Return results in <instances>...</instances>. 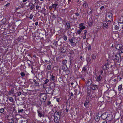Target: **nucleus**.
Listing matches in <instances>:
<instances>
[{"label":"nucleus","instance_id":"8fccbe9b","mask_svg":"<svg viewBox=\"0 0 123 123\" xmlns=\"http://www.w3.org/2000/svg\"><path fill=\"white\" fill-rule=\"evenodd\" d=\"M17 94L18 95V96H20L21 94V92H17Z\"/></svg>","mask_w":123,"mask_h":123},{"label":"nucleus","instance_id":"f3484780","mask_svg":"<svg viewBox=\"0 0 123 123\" xmlns=\"http://www.w3.org/2000/svg\"><path fill=\"white\" fill-rule=\"evenodd\" d=\"M37 112L38 113V116L40 117H41L42 116V114L41 112L40 111L38 110Z\"/></svg>","mask_w":123,"mask_h":123},{"label":"nucleus","instance_id":"b1692460","mask_svg":"<svg viewBox=\"0 0 123 123\" xmlns=\"http://www.w3.org/2000/svg\"><path fill=\"white\" fill-rule=\"evenodd\" d=\"M51 65H49L47 66V69L49 70L51 69Z\"/></svg>","mask_w":123,"mask_h":123},{"label":"nucleus","instance_id":"4c0bfd02","mask_svg":"<svg viewBox=\"0 0 123 123\" xmlns=\"http://www.w3.org/2000/svg\"><path fill=\"white\" fill-rule=\"evenodd\" d=\"M76 43L75 42L71 44V46L73 47H75L76 46Z\"/></svg>","mask_w":123,"mask_h":123},{"label":"nucleus","instance_id":"052dcab7","mask_svg":"<svg viewBox=\"0 0 123 123\" xmlns=\"http://www.w3.org/2000/svg\"><path fill=\"white\" fill-rule=\"evenodd\" d=\"M104 7V6H102L100 8V9L101 10H102L103 8Z\"/></svg>","mask_w":123,"mask_h":123},{"label":"nucleus","instance_id":"3c124183","mask_svg":"<svg viewBox=\"0 0 123 123\" xmlns=\"http://www.w3.org/2000/svg\"><path fill=\"white\" fill-rule=\"evenodd\" d=\"M92 13V10H91V9L90 10V11L89 12H88V14H91Z\"/></svg>","mask_w":123,"mask_h":123},{"label":"nucleus","instance_id":"9d476101","mask_svg":"<svg viewBox=\"0 0 123 123\" xmlns=\"http://www.w3.org/2000/svg\"><path fill=\"white\" fill-rule=\"evenodd\" d=\"M92 81L91 79L89 80L86 83V85L88 86H89L91 85L92 83Z\"/></svg>","mask_w":123,"mask_h":123},{"label":"nucleus","instance_id":"5fc2aeb1","mask_svg":"<svg viewBox=\"0 0 123 123\" xmlns=\"http://www.w3.org/2000/svg\"><path fill=\"white\" fill-rule=\"evenodd\" d=\"M39 7V6H36V9H38Z\"/></svg>","mask_w":123,"mask_h":123},{"label":"nucleus","instance_id":"bf43d9fd","mask_svg":"<svg viewBox=\"0 0 123 123\" xmlns=\"http://www.w3.org/2000/svg\"><path fill=\"white\" fill-rule=\"evenodd\" d=\"M75 15L76 16H78L79 15V14L78 13H75Z\"/></svg>","mask_w":123,"mask_h":123},{"label":"nucleus","instance_id":"a18cd8bd","mask_svg":"<svg viewBox=\"0 0 123 123\" xmlns=\"http://www.w3.org/2000/svg\"><path fill=\"white\" fill-rule=\"evenodd\" d=\"M87 31L86 30H85L84 31V34L85 36H86V33H87Z\"/></svg>","mask_w":123,"mask_h":123},{"label":"nucleus","instance_id":"09e8293b","mask_svg":"<svg viewBox=\"0 0 123 123\" xmlns=\"http://www.w3.org/2000/svg\"><path fill=\"white\" fill-rule=\"evenodd\" d=\"M86 70V68L85 67H84L82 69V71H85Z\"/></svg>","mask_w":123,"mask_h":123},{"label":"nucleus","instance_id":"de8ad7c7","mask_svg":"<svg viewBox=\"0 0 123 123\" xmlns=\"http://www.w3.org/2000/svg\"><path fill=\"white\" fill-rule=\"evenodd\" d=\"M6 21V19L5 18H3L2 20V22H3V23L5 22V21Z\"/></svg>","mask_w":123,"mask_h":123},{"label":"nucleus","instance_id":"72a5a7b5","mask_svg":"<svg viewBox=\"0 0 123 123\" xmlns=\"http://www.w3.org/2000/svg\"><path fill=\"white\" fill-rule=\"evenodd\" d=\"M35 85L36 86H38L39 85V84L38 82L36 81L35 83Z\"/></svg>","mask_w":123,"mask_h":123},{"label":"nucleus","instance_id":"864d4df0","mask_svg":"<svg viewBox=\"0 0 123 123\" xmlns=\"http://www.w3.org/2000/svg\"><path fill=\"white\" fill-rule=\"evenodd\" d=\"M52 18H56V16L54 15L53 14V16H52Z\"/></svg>","mask_w":123,"mask_h":123},{"label":"nucleus","instance_id":"1a4fd4ad","mask_svg":"<svg viewBox=\"0 0 123 123\" xmlns=\"http://www.w3.org/2000/svg\"><path fill=\"white\" fill-rule=\"evenodd\" d=\"M107 115L106 114V113H104L102 115H101L100 117H101V118L103 119L104 120L105 119H106V116Z\"/></svg>","mask_w":123,"mask_h":123},{"label":"nucleus","instance_id":"58836bf2","mask_svg":"<svg viewBox=\"0 0 123 123\" xmlns=\"http://www.w3.org/2000/svg\"><path fill=\"white\" fill-rule=\"evenodd\" d=\"M69 41L70 43H74V41L72 39H70L69 40Z\"/></svg>","mask_w":123,"mask_h":123},{"label":"nucleus","instance_id":"a211bd4d","mask_svg":"<svg viewBox=\"0 0 123 123\" xmlns=\"http://www.w3.org/2000/svg\"><path fill=\"white\" fill-rule=\"evenodd\" d=\"M66 50V49L65 47L61 49V52L62 53H64Z\"/></svg>","mask_w":123,"mask_h":123},{"label":"nucleus","instance_id":"603ef678","mask_svg":"<svg viewBox=\"0 0 123 123\" xmlns=\"http://www.w3.org/2000/svg\"><path fill=\"white\" fill-rule=\"evenodd\" d=\"M51 104V102L50 101H49L48 102L47 105H50Z\"/></svg>","mask_w":123,"mask_h":123},{"label":"nucleus","instance_id":"79ce46f5","mask_svg":"<svg viewBox=\"0 0 123 123\" xmlns=\"http://www.w3.org/2000/svg\"><path fill=\"white\" fill-rule=\"evenodd\" d=\"M84 24L83 23H81L79 25L80 27H79L80 28V27L83 26V25H84Z\"/></svg>","mask_w":123,"mask_h":123},{"label":"nucleus","instance_id":"393cba45","mask_svg":"<svg viewBox=\"0 0 123 123\" xmlns=\"http://www.w3.org/2000/svg\"><path fill=\"white\" fill-rule=\"evenodd\" d=\"M50 75H51V79L53 81H54L55 80V76L53 75H51V74Z\"/></svg>","mask_w":123,"mask_h":123},{"label":"nucleus","instance_id":"6e6552de","mask_svg":"<svg viewBox=\"0 0 123 123\" xmlns=\"http://www.w3.org/2000/svg\"><path fill=\"white\" fill-rule=\"evenodd\" d=\"M54 115L56 116H57L58 115V117L60 118L61 115V113H60L58 111H56L54 113Z\"/></svg>","mask_w":123,"mask_h":123},{"label":"nucleus","instance_id":"423d86ee","mask_svg":"<svg viewBox=\"0 0 123 123\" xmlns=\"http://www.w3.org/2000/svg\"><path fill=\"white\" fill-rule=\"evenodd\" d=\"M107 19H108L109 21H110V19L112 18V15L111 13H109L107 14Z\"/></svg>","mask_w":123,"mask_h":123},{"label":"nucleus","instance_id":"2f4dec72","mask_svg":"<svg viewBox=\"0 0 123 123\" xmlns=\"http://www.w3.org/2000/svg\"><path fill=\"white\" fill-rule=\"evenodd\" d=\"M80 27V29L82 31L83 30L85 29L86 27L85 26H83V27Z\"/></svg>","mask_w":123,"mask_h":123},{"label":"nucleus","instance_id":"f704fd0d","mask_svg":"<svg viewBox=\"0 0 123 123\" xmlns=\"http://www.w3.org/2000/svg\"><path fill=\"white\" fill-rule=\"evenodd\" d=\"M47 98V96L46 95H45L44 96H43V98H42L43 100H46V99Z\"/></svg>","mask_w":123,"mask_h":123},{"label":"nucleus","instance_id":"c9c22d12","mask_svg":"<svg viewBox=\"0 0 123 123\" xmlns=\"http://www.w3.org/2000/svg\"><path fill=\"white\" fill-rule=\"evenodd\" d=\"M4 109L3 108H1L0 109V112L2 113L4 111Z\"/></svg>","mask_w":123,"mask_h":123},{"label":"nucleus","instance_id":"e433bc0d","mask_svg":"<svg viewBox=\"0 0 123 123\" xmlns=\"http://www.w3.org/2000/svg\"><path fill=\"white\" fill-rule=\"evenodd\" d=\"M63 38L65 41H66L67 39V36L65 35H64L63 36Z\"/></svg>","mask_w":123,"mask_h":123},{"label":"nucleus","instance_id":"13d9d810","mask_svg":"<svg viewBox=\"0 0 123 123\" xmlns=\"http://www.w3.org/2000/svg\"><path fill=\"white\" fill-rule=\"evenodd\" d=\"M100 73L101 75H102V74H103V71H101L100 72Z\"/></svg>","mask_w":123,"mask_h":123},{"label":"nucleus","instance_id":"39448f33","mask_svg":"<svg viewBox=\"0 0 123 123\" xmlns=\"http://www.w3.org/2000/svg\"><path fill=\"white\" fill-rule=\"evenodd\" d=\"M54 122L56 123H58L59 121V119L60 118L57 116H55L54 115Z\"/></svg>","mask_w":123,"mask_h":123},{"label":"nucleus","instance_id":"c85d7f7f","mask_svg":"<svg viewBox=\"0 0 123 123\" xmlns=\"http://www.w3.org/2000/svg\"><path fill=\"white\" fill-rule=\"evenodd\" d=\"M49 82V80L48 79H46L45 80L44 82V83L43 84V85H44L45 84H47L48 82Z\"/></svg>","mask_w":123,"mask_h":123},{"label":"nucleus","instance_id":"7ed1b4c3","mask_svg":"<svg viewBox=\"0 0 123 123\" xmlns=\"http://www.w3.org/2000/svg\"><path fill=\"white\" fill-rule=\"evenodd\" d=\"M95 79L97 81L99 82L102 79V77L100 75L97 76L95 77Z\"/></svg>","mask_w":123,"mask_h":123},{"label":"nucleus","instance_id":"4468645a","mask_svg":"<svg viewBox=\"0 0 123 123\" xmlns=\"http://www.w3.org/2000/svg\"><path fill=\"white\" fill-rule=\"evenodd\" d=\"M86 61L87 62V63H90V61L91 59L90 57H87L86 58Z\"/></svg>","mask_w":123,"mask_h":123},{"label":"nucleus","instance_id":"2eb2a0df","mask_svg":"<svg viewBox=\"0 0 123 123\" xmlns=\"http://www.w3.org/2000/svg\"><path fill=\"white\" fill-rule=\"evenodd\" d=\"M58 4H52V7L53 8H54L55 10H56V7L57 6Z\"/></svg>","mask_w":123,"mask_h":123},{"label":"nucleus","instance_id":"f8f14e48","mask_svg":"<svg viewBox=\"0 0 123 123\" xmlns=\"http://www.w3.org/2000/svg\"><path fill=\"white\" fill-rule=\"evenodd\" d=\"M89 103V101L88 100H86L85 101L84 103V105L85 106L87 107V105Z\"/></svg>","mask_w":123,"mask_h":123},{"label":"nucleus","instance_id":"774afa93","mask_svg":"<svg viewBox=\"0 0 123 123\" xmlns=\"http://www.w3.org/2000/svg\"><path fill=\"white\" fill-rule=\"evenodd\" d=\"M86 36H85V35H84V36L83 37V39H85L86 38Z\"/></svg>","mask_w":123,"mask_h":123},{"label":"nucleus","instance_id":"7c9ffc66","mask_svg":"<svg viewBox=\"0 0 123 123\" xmlns=\"http://www.w3.org/2000/svg\"><path fill=\"white\" fill-rule=\"evenodd\" d=\"M106 67H107L106 66V65H105L103 66L102 67V68L103 69L107 70V69L106 68Z\"/></svg>","mask_w":123,"mask_h":123},{"label":"nucleus","instance_id":"cd10ccee","mask_svg":"<svg viewBox=\"0 0 123 123\" xmlns=\"http://www.w3.org/2000/svg\"><path fill=\"white\" fill-rule=\"evenodd\" d=\"M83 6L85 8H86L88 6L87 4L86 3H83Z\"/></svg>","mask_w":123,"mask_h":123},{"label":"nucleus","instance_id":"338daca9","mask_svg":"<svg viewBox=\"0 0 123 123\" xmlns=\"http://www.w3.org/2000/svg\"><path fill=\"white\" fill-rule=\"evenodd\" d=\"M44 61L46 63H47L48 62V61L47 60H45Z\"/></svg>","mask_w":123,"mask_h":123},{"label":"nucleus","instance_id":"680f3d73","mask_svg":"<svg viewBox=\"0 0 123 123\" xmlns=\"http://www.w3.org/2000/svg\"><path fill=\"white\" fill-rule=\"evenodd\" d=\"M38 24V22H36L35 23V25L37 26V25Z\"/></svg>","mask_w":123,"mask_h":123},{"label":"nucleus","instance_id":"f03ea898","mask_svg":"<svg viewBox=\"0 0 123 123\" xmlns=\"http://www.w3.org/2000/svg\"><path fill=\"white\" fill-rule=\"evenodd\" d=\"M107 115L106 116V119L108 120L111 121V120L112 119V116L111 114H109L108 115Z\"/></svg>","mask_w":123,"mask_h":123},{"label":"nucleus","instance_id":"f257e3e1","mask_svg":"<svg viewBox=\"0 0 123 123\" xmlns=\"http://www.w3.org/2000/svg\"><path fill=\"white\" fill-rule=\"evenodd\" d=\"M113 59L118 61L121 58V55L120 53H117L112 56Z\"/></svg>","mask_w":123,"mask_h":123},{"label":"nucleus","instance_id":"a19ab883","mask_svg":"<svg viewBox=\"0 0 123 123\" xmlns=\"http://www.w3.org/2000/svg\"><path fill=\"white\" fill-rule=\"evenodd\" d=\"M21 76L23 77H24L25 76V74L24 72L21 73Z\"/></svg>","mask_w":123,"mask_h":123},{"label":"nucleus","instance_id":"6e6d98bb","mask_svg":"<svg viewBox=\"0 0 123 123\" xmlns=\"http://www.w3.org/2000/svg\"><path fill=\"white\" fill-rule=\"evenodd\" d=\"M102 123H107V122L106 120H105L103 121Z\"/></svg>","mask_w":123,"mask_h":123},{"label":"nucleus","instance_id":"69168bd1","mask_svg":"<svg viewBox=\"0 0 123 123\" xmlns=\"http://www.w3.org/2000/svg\"><path fill=\"white\" fill-rule=\"evenodd\" d=\"M27 0H22L23 2H26Z\"/></svg>","mask_w":123,"mask_h":123},{"label":"nucleus","instance_id":"bb28decb","mask_svg":"<svg viewBox=\"0 0 123 123\" xmlns=\"http://www.w3.org/2000/svg\"><path fill=\"white\" fill-rule=\"evenodd\" d=\"M119 21L121 22L120 23H122L123 22V17H121L119 19Z\"/></svg>","mask_w":123,"mask_h":123},{"label":"nucleus","instance_id":"49530a36","mask_svg":"<svg viewBox=\"0 0 123 123\" xmlns=\"http://www.w3.org/2000/svg\"><path fill=\"white\" fill-rule=\"evenodd\" d=\"M72 60V58H70V64H72V62H73V60Z\"/></svg>","mask_w":123,"mask_h":123},{"label":"nucleus","instance_id":"4d7b16f0","mask_svg":"<svg viewBox=\"0 0 123 123\" xmlns=\"http://www.w3.org/2000/svg\"><path fill=\"white\" fill-rule=\"evenodd\" d=\"M52 8H53V7H52V6H50L49 7V9L50 10Z\"/></svg>","mask_w":123,"mask_h":123},{"label":"nucleus","instance_id":"0eeeda50","mask_svg":"<svg viewBox=\"0 0 123 123\" xmlns=\"http://www.w3.org/2000/svg\"><path fill=\"white\" fill-rule=\"evenodd\" d=\"M98 86L97 85H92L91 86V88L93 90H95L96 89H97Z\"/></svg>","mask_w":123,"mask_h":123},{"label":"nucleus","instance_id":"a878e982","mask_svg":"<svg viewBox=\"0 0 123 123\" xmlns=\"http://www.w3.org/2000/svg\"><path fill=\"white\" fill-rule=\"evenodd\" d=\"M81 31H82L80 30L79 29L76 32V34L77 35L78 34L80 35V34Z\"/></svg>","mask_w":123,"mask_h":123},{"label":"nucleus","instance_id":"6ab92c4d","mask_svg":"<svg viewBox=\"0 0 123 123\" xmlns=\"http://www.w3.org/2000/svg\"><path fill=\"white\" fill-rule=\"evenodd\" d=\"M96 54H93L92 56V59H95L96 58Z\"/></svg>","mask_w":123,"mask_h":123},{"label":"nucleus","instance_id":"20e7f679","mask_svg":"<svg viewBox=\"0 0 123 123\" xmlns=\"http://www.w3.org/2000/svg\"><path fill=\"white\" fill-rule=\"evenodd\" d=\"M123 47V45L121 44H117L116 46V49L117 50L121 49Z\"/></svg>","mask_w":123,"mask_h":123},{"label":"nucleus","instance_id":"c03bdc74","mask_svg":"<svg viewBox=\"0 0 123 123\" xmlns=\"http://www.w3.org/2000/svg\"><path fill=\"white\" fill-rule=\"evenodd\" d=\"M33 17V16L32 14H31L30 15V16L29 17V18L30 19H32Z\"/></svg>","mask_w":123,"mask_h":123},{"label":"nucleus","instance_id":"473e14b6","mask_svg":"<svg viewBox=\"0 0 123 123\" xmlns=\"http://www.w3.org/2000/svg\"><path fill=\"white\" fill-rule=\"evenodd\" d=\"M119 27L117 26V25H116L115 26V29L116 30H118L119 29Z\"/></svg>","mask_w":123,"mask_h":123},{"label":"nucleus","instance_id":"c756f323","mask_svg":"<svg viewBox=\"0 0 123 123\" xmlns=\"http://www.w3.org/2000/svg\"><path fill=\"white\" fill-rule=\"evenodd\" d=\"M10 102H12L13 101V98L12 97H10L8 98Z\"/></svg>","mask_w":123,"mask_h":123},{"label":"nucleus","instance_id":"e2e57ef3","mask_svg":"<svg viewBox=\"0 0 123 123\" xmlns=\"http://www.w3.org/2000/svg\"><path fill=\"white\" fill-rule=\"evenodd\" d=\"M121 52L122 53H123V48H122L121 49Z\"/></svg>","mask_w":123,"mask_h":123},{"label":"nucleus","instance_id":"aec40b11","mask_svg":"<svg viewBox=\"0 0 123 123\" xmlns=\"http://www.w3.org/2000/svg\"><path fill=\"white\" fill-rule=\"evenodd\" d=\"M108 23L106 22H105L103 23V25L104 27L107 28L108 27Z\"/></svg>","mask_w":123,"mask_h":123},{"label":"nucleus","instance_id":"ea45409f","mask_svg":"<svg viewBox=\"0 0 123 123\" xmlns=\"http://www.w3.org/2000/svg\"><path fill=\"white\" fill-rule=\"evenodd\" d=\"M35 7V6L34 5H33L31 7H30V9L31 10H32L33 8H34Z\"/></svg>","mask_w":123,"mask_h":123},{"label":"nucleus","instance_id":"0e129e2a","mask_svg":"<svg viewBox=\"0 0 123 123\" xmlns=\"http://www.w3.org/2000/svg\"><path fill=\"white\" fill-rule=\"evenodd\" d=\"M113 81L115 82L117 81V80L116 79H114Z\"/></svg>","mask_w":123,"mask_h":123},{"label":"nucleus","instance_id":"ddd939ff","mask_svg":"<svg viewBox=\"0 0 123 123\" xmlns=\"http://www.w3.org/2000/svg\"><path fill=\"white\" fill-rule=\"evenodd\" d=\"M70 24L69 23H66V28L67 29H69L70 27Z\"/></svg>","mask_w":123,"mask_h":123},{"label":"nucleus","instance_id":"dca6fc26","mask_svg":"<svg viewBox=\"0 0 123 123\" xmlns=\"http://www.w3.org/2000/svg\"><path fill=\"white\" fill-rule=\"evenodd\" d=\"M14 92V90L13 89H12L11 90H10L8 92L9 95H11Z\"/></svg>","mask_w":123,"mask_h":123},{"label":"nucleus","instance_id":"5701e85b","mask_svg":"<svg viewBox=\"0 0 123 123\" xmlns=\"http://www.w3.org/2000/svg\"><path fill=\"white\" fill-rule=\"evenodd\" d=\"M122 87V84L119 85L118 86V89L119 91H120Z\"/></svg>","mask_w":123,"mask_h":123},{"label":"nucleus","instance_id":"4be33fe9","mask_svg":"<svg viewBox=\"0 0 123 123\" xmlns=\"http://www.w3.org/2000/svg\"><path fill=\"white\" fill-rule=\"evenodd\" d=\"M105 65H106V66L107 67L106 68L107 69V68L109 69V68L111 67L112 66V65H111L110 66V64L109 65L108 63L106 64Z\"/></svg>","mask_w":123,"mask_h":123},{"label":"nucleus","instance_id":"412c9836","mask_svg":"<svg viewBox=\"0 0 123 123\" xmlns=\"http://www.w3.org/2000/svg\"><path fill=\"white\" fill-rule=\"evenodd\" d=\"M67 63V61L66 60H64L62 62V63L63 64L65 65L66 66V63Z\"/></svg>","mask_w":123,"mask_h":123},{"label":"nucleus","instance_id":"9b49d317","mask_svg":"<svg viewBox=\"0 0 123 123\" xmlns=\"http://www.w3.org/2000/svg\"><path fill=\"white\" fill-rule=\"evenodd\" d=\"M100 116H97L95 117V120L97 122L100 119Z\"/></svg>","mask_w":123,"mask_h":123},{"label":"nucleus","instance_id":"37998d69","mask_svg":"<svg viewBox=\"0 0 123 123\" xmlns=\"http://www.w3.org/2000/svg\"><path fill=\"white\" fill-rule=\"evenodd\" d=\"M23 111H24V110L23 109H21L20 110H19V109L18 110V112L19 113L21 112H22Z\"/></svg>","mask_w":123,"mask_h":123}]
</instances>
